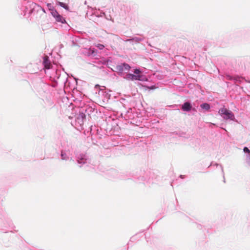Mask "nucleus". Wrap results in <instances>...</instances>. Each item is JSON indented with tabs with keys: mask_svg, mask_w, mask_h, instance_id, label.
Segmentation results:
<instances>
[{
	"mask_svg": "<svg viewBox=\"0 0 250 250\" xmlns=\"http://www.w3.org/2000/svg\"><path fill=\"white\" fill-rule=\"evenodd\" d=\"M141 76L140 75H135L132 74H127L125 78L127 80L134 81L140 80Z\"/></svg>",
	"mask_w": 250,
	"mask_h": 250,
	"instance_id": "7ed1b4c3",
	"label": "nucleus"
},
{
	"mask_svg": "<svg viewBox=\"0 0 250 250\" xmlns=\"http://www.w3.org/2000/svg\"><path fill=\"white\" fill-rule=\"evenodd\" d=\"M51 14L55 19L56 21L60 22L62 23L66 22L65 19L60 15L56 10H51Z\"/></svg>",
	"mask_w": 250,
	"mask_h": 250,
	"instance_id": "f03ea898",
	"label": "nucleus"
},
{
	"mask_svg": "<svg viewBox=\"0 0 250 250\" xmlns=\"http://www.w3.org/2000/svg\"><path fill=\"white\" fill-rule=\"evenodd\" d=\"M226 78H227V79L229 80H231L232 79V77L229 75H226Z\"/></svg>",
	"mask_w": 250,
	"mask_h": 250,
	"instance_id": "f8f14e48",
	"label": "nucleus"
},
{
	"mask_svg": "<svg viewBox=\"0 0 250 250\" xmlns=\"http://www.w3.org/2000/svg\"><path fill=\"white\" fill-rule=\"evenodd\" d=\"M182 109L184 111H188L190 110L191 109V106L189 103L188 102H186L184 103V104L182 105Z\"/></svg>",
	"mask_w": 250,
	"mask_h": 250,
	"instance_id": "39448f33",
	"label": "nucleus"
},
{
	"mask_svg": "<svg viewBox=\"0 0 250 250\" xmlns=\"http://www.w3.org/2000/svg\"><path fill=\"white\" fill-rule=\"evenodd\" d=\"M60 4H61V6H62V5H63V3H61Z\"/></svg>",
	"mask_w": 250,
	"mask_h": 250,
	"instance_id": "ddd939ff",
	"label": "nucleus"
},
{
	"mask_svg": "<svg viewBox=\"0 0 250 250\" xmlns=\"http://www.w3.org/2000/svg\"><path fill=\"white\" fill-rule=\"evenodd\" d=\"M219 113L225 120L230 119L233 120L234 119V116L232 112L226 108H221L219 110Z\"/></svg>",
	"mask_w": 250,
	"mask_h": 250,
	"instance_id": "f257e3e1",
	"label": "nucleus"
},
{
	"mask_svg": "<svg viewBox=\"0 0 250 250\" xmlns=\"http://www.w3.org/2000/svg\"><path fill=\"white\" fill-rule=\"evenodd\" d=\"M123 64V66H124V69L129 70L130 68V66L128 64L125 63H124Z\"/></svg>",
	"mask_w": 250,
	"mask_h": 250,
	"instance_id": "6e6552de",
	"label": "nucleus"
},
{
	"mask_svg": "<svg viewBox=\"0 0 250 250\" xmlns=\"http://www.w3.org/2000/svg\"><path fill=\"white\" fill-rule=\"evenodd\" d=\"M201 107L202 109H204L206 110H208L210 108V105L208 104L204 103L201 105Z\"/></svg>",
	"mask_w": 250,
	"mask_h": 250,
	"instance_id": "423d86ee",
	"label": "nucleus"
},
{
	"mask_svg": "<svg viewBox=\"0 0 250 250\" xmlns=\"http://www.w3.org/2000/svg\"><path fill=\"white\" fill-rule=\"evenodd\" d=\"M97 47L100 49L102 50L104 47V46L102 44H98L97 45Z\"/></svg>",
	"mask_w": 250,
	"mask_h": 250,
	"instance_id": "9d476101",
	"label": "nucleus"
},
{
	"mask_svg": "<svg viewBox=\"0 0 250 250\" xmlns=\"http://www.w3.org/2000/svg\"><path fill=\"white\" fill-rule=\"evenodd\" d=\"M43 63L44 64V67L46 69L50 68L51 66V64L49 60V58L48 56H46L43 58Z\"/></svg>",
	"mask_w": 250,
	"mask_h": 250,
	"instance_id": "20e7f679",
	"label": "nucleus"
},
{
	"mask_svg": "<svg viewBox=\"0 0 250 250\" xmlns=\"http://www.w3.org/2000/svg\"><path fill=\"white\" fill-rule=\"evenodd\" d=\"M243 150L245 152L249 153L250 156V150L247 147H245Z\"/></svg>",
	"mask_w": 250,
	"mask_h": 250,
	"instance_id": "1a4fd4ad",
	"label": "nucleus"
},
{
	"mask_svg": "<svg viewBox=\"0 0 250 250\" xmlns=\"http://www.w3.org/2000/svg\"><path fill=\"white\" fill-rule=\"evenodd\" d=\"M116 69L117 71L120 72H122L124 71V66L123 64H121L120 65H118L116 67Z\"/></svg>",
	"mask_w": 250,
	"mask_h": 250,
	"instance_id": "0eeeda50",
	"label": "nucleus"
},
{
	"mask_svg": "<svg viewBox=\"0 0 250 250\" xmlns=\"http://www.w3.org/2000/svg\"><path fill=\"white\" fill-rule=\"evenodd\" d=\"M140 72V70L138 69H136L134 70V73L136 74L135 75H139L138 74H139Z\"/></svg>",
	"mask_w": 250,
	"mask_h": 250,
	"instance_id": "9b49d317",
	"label": "nucleus"
}]
</instances>
